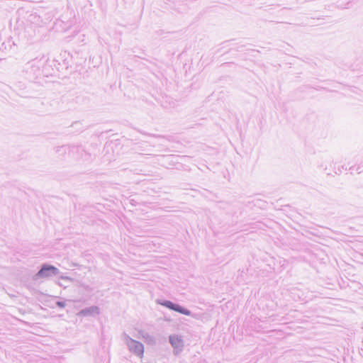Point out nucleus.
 Listing matches in <instances>:
<instances>
[{
	"instance_id": "obj_1",
	"label": "nucleus",
	"mask_w": 363,
	"mask_h": 363,
	"mask_svg": "<svg viewBox=\"0 0 363 363\" xmlns=\"http://www.w3.org/2000/svg\"><path fill=\"white\" fill-rule=\"evenodd\" d=\"M58 270L53 266H44L38 273V276L40 277H48L54 274H57Z\"/></svg>"
},
{
	"instance_id": "obj_2",
	"label": "nucleus",
	"mask_w": 363,
	"mask_h": 363,
	"mask_svg": "<svg viewBox=\"0 0 363 363\" xmlns=\"http://www.w3.org/2000/svg\"><path fill=\"white\" fill-rule=\"evenodd\" d=\"M170 342L174 347H180L182 346V340L177 336H171Z\"/></svg>"
},
{
	"instance_id": "obj_3",
	"label": "nucleus",
	"mask_w": 363,
	"mask_h": 363,
	"mask_svg": "<svg viewBox=\"0 0 363 363\" xmlns=\"http://www.w3.org/2000/svg\"><path fill=\"white\" fill-rule=\"evenodd\" d=\"M165 306H167L168 308H171V309H173L176 311H179L180 313H186L182 308V307H180L178 305H174V303H172V302L170 301H167L166 303H165Z\"/></svg>"
},
{
	"instance_id": "obj_4",
	"label": "nucleus",
	"mask_w": 363,
	"mask_h": 363,
	"mask_svg": "<svg viewBox=\"0 0 363 363\" xmlns=\"http://www.w3.org/2000/svg\"><path fill=\"white\" fill-rule=\"evenodd\" d=\"M135 348L138 350V351L142 354L143 352V346L141 343L138 342H134Z\"/></svg>"
},
{
	"instance_id": "obj_5",
	"label": "nucleus",
	"mask_w": 363,
	"mask_h": 363,
	"mask_svg": "<svg viewBox=\"0 0 363 363\" xmlns=\"http://www.w3.org/2000/svg\"><path fill=\"white\" fill-rule=\"evenodd\" d=\"M57 304L60 306V307H64V303H61V302H57Z\"/></svg>"
}]
</instances>
